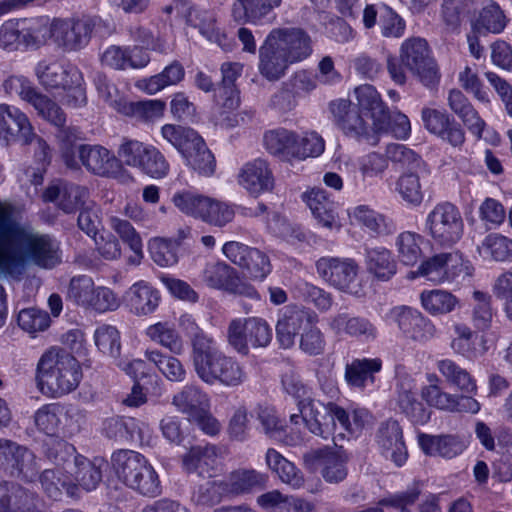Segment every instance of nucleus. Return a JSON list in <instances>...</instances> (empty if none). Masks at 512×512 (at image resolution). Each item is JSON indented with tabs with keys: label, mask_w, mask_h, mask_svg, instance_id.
<instances>
[{
	"label": "nucleus",
	"mask_w": 512,
	"mask_h": 512,
	"mask_svg": "<svg viewBox=\"0 0 512 512\" xmlns=\"http://www.w3.org/2000/svg\"><path fill=\"white\" fill-rule=\"evenodd\" d=\"M172 404L190 420L202 409L209 408V397L199 387L186 385L174 395Z\"/></svg>",
	"instance_id": "c03bdc74"
},
{
	"label": "nucleus",
	"mask_w": 512,
	"mask_h": 512,
	"mask_svg": "<svg viewBox=\"0 0 512 512\" xmlns=\"http://www.w3.org/2000/svg\"><path fill=\"white\" fill-rule=\"evenodd\" d=\"M329 328L338 336H348L361 342L374 341L378 330L374 323L363 316L338 313L329 318Z\"/></svg>",
	"instance_id": "393cba45"
},
{
	"label": "nucleus",
	"mask_w": 512,
	"mask_h": 512,
	"mask_svg": "<svg viewBox=\"0 0 512 512\" xmlns=\"http://www.w3.org/2000/svg\"><path fill=\"white\" fill-rule=\"evenodd\" d=\"M127 301L136 315H148L155 311L160 302V294L150 284L140 281L133 284L127 292Z\"/></svg>",
	"instance_id": "a19ab883"
},
{
	"label": "nucleus",
	"mask_w": 512,
	"mask_h": 512,
	"mask_svg": "<svg viewBox=\"0 0 512 512\" xmlns=\"http://www.w3.org/2000/svg\"><path fill=\"white\" fill-rule=\"evenodd\" d=\"M175 11L177 16L185 19L191 27L197 28L201 35L211 42L221 43V34L216 27L214 16L205 10H200L191 5L188 0H175L167 8V12Z\"/></svg>",
	"instance_id": "5701e85b"
},
{
	"label": "nucleus",
	"mask_w": 512,
	"mask_h": 512,
	"mask_svg": "<svg viewBox=\"0 0 512 512\" xmlns=\"http://www.w3.org/2000/svg\"><path fill=\"white\" fill-rule=\"evenodd\" d=\"M291 64L292 61L264 40L259 48L258 64L259 72L264 78L269 81L279 80Z\"/></svg>",
	"instance_id": "e433bc0d"
},
{
	"label": "nucleus",
	"mask_w": 512,
	"mask_h": 512,
	"mask_svg": "<svg viewBox=\"0 0 512 512\" xmlns=\"http://www.w3.org/2000/svg\"><path fill=\"white\" fill-rule=\"evenodd\" d=\"M239 184L254 196L271 191L274 176L268 162L261 158L247 162L240 170Z\"/></svg>",
	"instance_id": "bb28decb"
},
{
	"label": "nucleus",
	"mask_w": 512,
	"mask_h": 512,
	"mask_svg": "<svg viewBox=\"0 0 512 512\" xmlns=\"http://www.w3.org/2000/svg\"><path fill=\"white\" fill-rule=\"evenodd\" d=\"M397 405L400 410L416 424H424L430 419V413L417 399L415 380L408 374H398L396 379Z\"/></svg>",
	"instance_id": "4be33fe9"
},
{
	"label": "nucleus",
	"mask_w": 512,
	"mask_h": 512,
	"mask_svg": "<svg viewBox=\"0 0 512 512\" xmlns=\"http://www.w3.org/2000/svg\"><path fill=\"white\" fill-rule=\"evenodd\" d=\"M195 373L208 385L238 387L247 378L244 367L234 357L226 355L214 340L192 357Z\"/></svg>",
	"instance_id": "7ed1b4c3"
},
{
	"label": "nucleus",
	"mask_w": 512,
	"mask_h": 512,
	"mask_svg": "<svg viewBox=\"0 0 512 512\" xmlns=\"http://www.w3.org/2000/svg\"><path fill=\"white\" fill-rule=\"evenodd\" d=\"M162 137L183 156L193 142L201 136L193 129L181 125L165 124L161 128Z\"/></svg>",
	"instance_id": "69168bd1"
},
{
	"label": "nucleus",
	"mask_w": 512,
	"mask_h": 512,
	"mask_svg": "<svg viewBox=\"0 0 512 512\" xmlns=\"http://www.w3.org/2000/svg\"><path fill=\"white\" fill-rule=\"evenodd\" d=\"M28 103L33 106L37 114L54 126H63L66 123V115L62 108L48 96L37 89L32 94Z\"/></svg>",
	"instance_id": "e2e57ef3"
},
{
	"label": "nucleus",
	"mask_w": 512,
	"mask_h": 512,
	"mask_svg": "<svg viewBox=\"0 0 512 512\" xmlns=\"http://www.w3.org/2000/svg\"><path fill=\"white\" fill-rule=\"evenodd\" d=\"M303 461L308 470L320 471L328 483L342 482L348 474V457L342 449L328 446L311 449L304 453Z\"/></svg>",
	"instance_id": "9d476101"
},
{
	"label": "nucleus",
	"mask_w": 512,
	"mask_h": 512,
	"mask_svg": "<svg viewBox=\"0 0 512 512\" xmlns=\"http://www.w3.org/2000/svg\"><path fill=\"white\" fill-rule=\"evenodd\" d=\"M33 139V127L21 110L6 104L0 105V141L6 145L21 141L30 143Z\"/></svg>",
	"instance_id": "412c9836"
},
{
	"label": "nucleus",
	"mask_w": 512,
	"mask_h": 512,
	"mask_svg": "<svg viewBox=\"0 0 512 512\" xmlns=\"http://www.w3.org/2000/svg\"><path fill=\"white\" fill-rule=\"evenodd\" d=\"M145 334L174 355H181L185 351L184 340L173 323L157 322L147 327Z\"/></svg>",
	"instance_id": "a18cd8bd"
},
{
	"label": "nucleus",
	"mask_w": 512,
	"mask_h": 512,
	"mask_svg": "<svg viewBox=\"0 0 512 512\" xmlns=\"http://www.w3.org/2000/svg\"><path fill=\"white\" fill-rule=\"evenodd\" d=\"M509 19L501 7L494 1H489L479 11L478 16L472 21L471 27L477 34H500L504 31Z\"/></svg>",
	"instance_id": "58836bf2"
},
{
	"label": "nucleus",
	"mask_w": 512,
	"mask_h": 512,
	"mask_svg": "<svg viewBox=\"0 0 512 512\" xmlns=\"http://www.w3.org/2000/svg\"><path fill=\"white\" fill-rule=\"evenodd\" d=\"M318 275L331 286L349 292L354 291V282L358 274V265L354 259L340 257H321L316 261Z\"/></svg>",
	"instance_id": "ddd939ff"
},
{
	"label": "nucleus",
	"mask_w": 512,
	"mask_h": 512,
	"mask_svg": "<svg viewBox=\"0 0 512 512\" xmlns=\"http://www.w3.org/2000/svg\"><path fill=\"white\" fill-rule=\"evenodd\" d=\"M476 6V0H443L441 18L448 31H456L462 18L470 14Z\"/></svg>",
	"instance_id": "13d9d810"
},
{
	"label": "nucleus",
	"mask_w": 512,
	"mask_h": 512,
	"mask_svg": "<svg viewBox=\"0 0 512 512\" xmlns=\"http://www.w3.org/2000/svg\"><path fill=\"white\" fill-rule=\"evenodd\" d=\"M382 369L380 358H356L345 366V380L350 387L364 389L375 382V375Z\"/></svg>",
	"instance_id": "c9c22d12"
},
{
	"label": "nucleus",
	"mask_w": 512,
	"mask_h": 512,
	"mask_svg": "<svg viewBox=\"0 0 512 512\" xmlns=\"http://www.w3.org/2000/svg\"><path fill=\"white\" fill-rule=\"evenodd\" d=\"M149 248L153 261L159 266L168 267L178 262L177 241L158 237L150 242Z\"/></svg>",
	"instance_id": "774afa93"
},
{
	"label": "nucleus",
	"mask_w": 512,
	"mask_h": 512,
	"mask_svg": "<svg viewBox=\"0 0 512 512\" xmlns=\"http://www.w3.org/2000/svg\"><path fill=\"white\" fill-rule=\"evenodd\" d=\"M94 27L95 21L88 16L78 19H55L50 24V37L68 50H77L88 44Z\"/></svg>",
	"instance_id": "f8f14e48"
},
{
	"label": "nucleus",
	"mask_w": 512,
	"mask_h": 512,
	"mask_svg": "<svg viewBox=\"0 0 512 512\" xmlns=\"http://www.w3.org/2000/svg\"><path fill=\"white\" fill-rule=\"evenodd\" d=\"M299 413L290 415V422L298 425L303 422L305 427L314 435L323 439H328L332 435V427L328 420V403L325 404L319 400L305 398L298 404Z\"/></svg>",
	"instance_id": "f3484780"
},
{
	"label": "nucleus",
	"mask_w": 512,
	"mask_h": 512,
	"mask_svg": "<svg viewBox=\"0 0 512 512\" xmlns=\"http://www.w3.org/2000/svg\"><path fill=\"white\" fill-rule=\"evenodd\" d=\"M358 110L369 115L375 129L387 127L389 122V109L383 102L376 88L370 84L357 86L354 89Z\"/></svg>",
	"instance_id": "cd10ccee"
},
{
	"label": "nucleus",
	"mask_w": 512,
	"mask_h": 512,
	"mask_svg": "<svg viewBox=\"0 0 512 512\" xmlns=\"http://www.w3.org/2000/svg\"><path fill=\"white\" fill-rule=\"evenodd\" d=\"M421 119L427 131L440 137L453 147H460L464 144L465 132L463 128L445 109L423 107Z\"/></svg>",
	"instance_id": "2eb2a0df"
},
{
	"label": "nucleus",
	"mask_w": 512,
	"mask_h": 512,
	"mask_svg": "<svg viewBox=\"0 0 512 512\" xmlns=\"http://www.w3.org/2000/svg\"><path fill=\"white\" fill-rule=\"evenodd\" d=\"M235 217L234 205L208 197L205 213L202 221L215 226L225 227L228 223L232 222Z\"/></svg>",
	"instance_id": "338daca9"
},
{
	"label": "nucleus",
	"mask_w": 512,
	"mask_h": 512,
	"mask_svg": "<svg viewBox=\"0 0 512 512\" xmlns=\"http://www.w3.org/2000/svg\"><path fill=\"white\" fill-rule=\"evenodd\" d=\"M400 59L405 68L416 75L424 86L434 88L439 83L438 68L430 56L425 39L418 37L406 39L400 47Z\"/></svg>",
	"instance_id": "0eeeda50"
},
{
	"label": "nucleus",
	"mask_w": 512,
	"mask_h": 512,
	"mask_svg": "<svg viewBox=\"0 0 512 512\" xmlns=\"http://www.w3.org/2000/svg\"><path fill=\"white\" fill-rule=\"evenodd\" d=\"M111 462L117 478L127 488L149 498L162 493L157 472L142 454L133 450H118L112 454Z\"/></svg>",
	"instance_id": "20e7f679"
},
{
	"label": "nucleus",
	"mask_w": 512,
	"mask_h": 512,
	"mask_svg": "<svg viewBox=\"0 0 512 512\" xmlns=\"http://www.w3.org/2000/svg\"><path fill=\"white\" fill-rule=\"evenodd\" d=\"M416 273L435 284H444L461 276H472L473 267L459 251H451L429 257L420 264Z\"/></svg>",
	"instance_id": "423d86ee"
},
{
	"label": "nucleus",
	"mask_w": 512,
	"mask_h": 512,
	"mask_svg": "<svg viewBox=\"0 0 512 512\" xmlns=\"http://www.w3.org/2000/svg\"><path fill=\"white\" fill-rule=\"evenodd\" d=\"M0 466L25 483L35 482L41 468L31 450L7 439H0Z\"/></svg>",
	"instance_id": "6e6552de"
},
{
	"label": "nucleus",
	"mask_w": 512,
	"mask_h": 512,
	"mask_svg": "<svg viewBox=\"0 0 512 512\" xmlns=\"http://www.w3.org/2000/svg\"><path fill=\"white\" fill-rule=\"evenodd\" d=\"M57 127L59 128L57 139L60 142L61 157L67 167L78 169L77 148L79 145H76V142L82 139V132L77 127L65 126V124Z\"/></svg>",
	"instance_id": "4d7b16f0"
},
{
	"label": "nucleus",
	"mask_w": 512,
	"mask_h": 512,
	"mask_svg": "<svg viewBox=\"0 0 512 512\" xmlns=\"http://www.w3.org/2000/svg\"><path fill=\"white\" fill-rule=\"evenodd\" d=\"M87 196L85 187L64 181L53 182L42 195L44 201L56 203L65 213H73L82 207Z\"/></svg>",
	"instance_id": "a878e982"
},
{
	"label": "nucleus",
	"mask_w": 512,
	"mask_h": 512,
	"mask_svg": "<svg viewBox=\"0 0 512 512\" xmlns=\"http://www.w3.org/2000/svg\"><path fill=\"white\" fill-rule=\"evenodd\" d=\"M37 480L43 491L49 498L57 500L65 490L70 497L77 496V486L68 474H63L59 469H45L39 472Z\"/></svg>",
	"instance_id": "49530a36"
},
{
	"label": "nucleus",
	"mask_w": 512,
	"mask_h": 512,
	"mask_svg": "<svg viewBox=\"0 0 512 512\" xmlns=\"http://www.w3.org/2000/svg\"><path fill=\"white\" fill-rule=\"evenodd\" d=\"M217 449L214 445H197L191 447L182 458L183 469L187 473H197L199 476L210 475L217 464Z\"/></svg>",
	"instance_id": "4c0bfd02"
},
{
	"label": "nucleus",
	"mask_w": 512,
	"mask_h": 512,
	"mask_svg": "<svg viewBox=\"0 0 512 512\" xmlns=\"http://www.w3.org/2000/svg\"><path fill=\"white\" fill-rule=\"evenodd\" d=\"M330 112L334 123L343 133L357 141H364L372 146L378 143L373 134L374 125L370 126L361 116L359 110L350 100L337 99L330 103Z\"/></svg>",
	"instance_id": "1a4fd4ad"
},
{
	"label": "nucleus",
	"mask_w": 512,
	"mask_h": 512,
	"mask_svg": "<svg viewBox=\"0 0 512 512\" xmlns=\"http://www.w3.org/2000/svg\"><path fill=\"white\" fill-rule=\"evenodd\" d=\"M389 317L413 341L423 343L434 337L435 326L416 309L407 306L394 307L390 310Z\"/></svg>",
	"instance_id": "6ab92c4d"
},
{
	"label": "nucleus",
	"mask_w": 512,
	"mask_h": 512,
	"mask_svg": "<svg viewBox=\"0 0 512 512\" xmlns=\"http://www.w3.org/2000/svg\"><path fill=\"white\" fill-rule=\"evenodd\" d=\"M94 340L97 348L103 354L111 357L115 365L124 370L128 375L133 378L138 377V372H143L145 368V362L140 359H135L130 362H126L120 358L121 354V340L119 331L111 325H101L94 333Z\"/></svg>",
	"instance_id": "a211bd4d"
},
{
	"label": "nucleus",
	"mask_w": 512,
	"mask_h": 512,
	"mask_svg": "<svg viewBox=\"0 0 512 512\" xmlns=\"http://www.w3.org/2000/svg\"><path fill=\"white\" fill-rule=\"evenodd\" d=\"M185 70L178 61H173L154 76L139 81L138 87L148 94H155L167 86L176 85L184 78Z\"/></svg>",
	"instance_id": "de8ad7c7"
},
{
	"label": "nucleus",
	"mask_w": 512,
	"mask_h": 512,
	"mask_svg": "<svg viewBox=\"0 0 512 512\" xmlns=\"http://www.w3.org/2000/svg\"><path fill=\"white\" fill-rule=\"evenodd\" d=\"M422 237L414 232L405 231L396 238V249L398 258L404 265H415L422 256L420 247Z\"/></svg>",
	"instance_id": "0e129e2a"
},
{
	"label": "nucleus",
	"mask_w": 512,
	"mask_h": 512,
	"mask_svg": "<svg viewBox=\"0 0 512 512\" xmlns=\"http://www.w3.org/2000/svg\"><path fill=\"white\" fill-rule=\"evenodd\" d=\"M470 308V319L473 327L478 331H487L490 329L493 318L496 315L492 296L487 292L474 290Z\"/></svg>",
	"instance_id": "37998d69"
},
{
	"label": "nucleus",
	"mask_w": 512,
	"mask_h": 512,
	"mask_svg": "<svg viewBox=\"0 0 512 512\" xmlns=\"http://www.w3.org/2000/svg\"><path fill=\"white\" fill-rule=\"evenodd\" d=\"M447 103L452 112L461 119L468 130L478 138H481L486 123L463 92L459 89H451L448 92Z\"/></svg>",
	"instance_id": "2f4dec72"
},
{
	"label": "nucleus",
	"mask_w": 512,
	"mask_h": 512,
	"mask_svg": "<svg viewBox=\"0 0 512 512\" xmlns=\"http://www.w3.org/2000/svg\"><path fill=\"white\" fill-rule=\"evenodd\" d=\"M477 250L484 259L505 261L512 257V240L501 234L491 233L484 238Z\"/></svg>",
	"instance_id": "bf43d9fd"
},
{
	"label": "nucleus",
	"mask_w": 512,
	"mask_h": 512,
	"mask_svg": "<svg viewBox=\"0 0 512 512\" xmlns=\"http://www.w3.org/2000/svg\"><path fill=\"white\" fill-rule=\"evenodd\" d=\"M207 201L208 196L189 190L178 191L172 196V202L180 212L200 220L203 219Z\"/></svg>",
	"instance_id": "052dcab7"
},
{
	"label": "nucleus",
	"mask_w": 512,
	"mask_h": 512,
	"mask_svg": "<svg viewBox=\"0 0 512 512\" xmlns=\"http://www.w3.org/2000/svg\"><path fill=\"white\" fill-rule=\"evenodd\" d=\"M268 481V476L255 470H238L229 477V492L243 494L253 489L263 488Z\"/></svg>",
	"instance_id": "680f3d73"
},
{
	"label": "nucleus",
	"mask_w": 512,
	"mask_h": 512,
	"mask_svg": "<svg viewBox=\"0 0 512 512\" xmlns=\"http://www.w3.org/2000/svg\"><path fill=\"white\" fill-rule=\"evenodd\" d=\"M352 217L377 235H388L395 231V225L385 216L377 213L367 205L355 207Z\"/></svg>",
	"instance_id": "6e6d98bb"
},
{
	"label": "nucleus",
	"mask_w": 512,
	"mask_h": 512,
	"mask_svg": "<svg viewBox=\"0 0 512 512\" xmlns=\"http://www.w3.org/2000/svg\"><path fill=\"white\" fill-rule=\"evenodd\" d=\"M146 359L155 365L162 375L172 382H183L186 379V369L182 362L173 355L159 350H146Z\"/></svg>",
	"instance_id": "8fccbe9b"
},
{
	"label": "nucleus",
	"mask_w": 512,
	"mask_h": 512,
	"mask_svg": "<svg viewBox=\"0 0 512 512\" xmlns=\"http://www.w3.org/2000/svg\"><path fill=\"white\" fill-rule=\"evenodd\" d=\"M81 378L79 362L65 348H50L38 362L37 386L47 396L57 398L72 392L78 387Z\"/></svg>",
	"instance_id": "f03ea898"
},
{
	"label": "nucleus",
	"mask_w": 512,
	"mask_h": 512,
	"mask_svg": "<svg viewBox=\"0 0 512 512\" xmlns=\"http://www.w3.org/2000/svg\"><path fill=\"white\" fill-rule=\"evenodd\" d=\"M62 263L60 242L0 208V275L20 279L28 265L51 270Z\"/></svg>",
	"instance_id": "f257e3e1"
},
{
	"label": "nucleus",
	"mask_w": 512,
	"mask_h": 512,
	"mask_svg": "<svg viewBox=\"0 0 512 512\" xmlns=\"http://www.w3.org/2000/svg\"><path fill=\"white\" fill-rule=\"evenodd\" d=\"M242 69L243 65L238 62H225L221 65L222 82L216 94V102L224 110L234 111L239 107V92L234 83Z\"/></svg>",
	"instance_id": "473e14b6"
},
{
	"label": "nucleus",
	"mask_w": 512,
	"mask_h": 512,
	"mask_svg": "<svg viewBox=\"0 0 512 512\" xmlns=\"http://www.w3.org/2000/svg\"><path fill=\"white\" fill-rule=\"evenodd\" d=\"M418 443L426 455L440 456L447 459L460 455L467 447L464 438L451 434L437 436L420 434Z\"/></svg>",
	"instance_id": "c85d7f7f"
},
{
	"label": "nucleus",
	"mask_w": 512,
	"mask_h": 512,
	"mask_svg": "<svg viewBox=\"0 0 512 512\" xmlns=\"http://www.w3.org/2000/svg\"><path fill=\"white\" fill-rule=\"evenodd\" d=\"M34 496L18 484L0 481V512H43L36 507L23 509Z\"/></svg>",
	"instance_id": "ea45409f"
},
{
	"label": "nucleus",
	"mask_w": 512,
	"mask_h": 512,
	"mask_svg": "<svg viewBox=\"0 0 512 512\" xmlns=\"http://www.w3.org/2000/svg\"><path fill=\"white\" fill-rule=\"evenodd\" d=\"M282 4L283 0H235L231 6V17L239 25L271 24Z\"/></svg>",
	"instance_id": "4468645a"
},
{
	"label": "nucleus",
	"mask_w": 512,
	"mask_h": 512,
	"mask_svg": "<svg viewBox=\"0 0 512 512\" xmlns=\"http://www.w3.org/2000/svg\"><path fill=\"white\" fill-rule=\"evenodd\" d=\"M375 441L380 453L401 467L407 461L408 451L403 439V431L396 420L389 419L378 427Z\"/></svg>",
	"instance_id": "aec40b11"
},
{
	"label": "nucleus",
	"mask_w": 512,
	"mask_h": 512,
	"mask_svg": "<svg viewBox=\"0 0 512 512\" xmlns=\"http://www.w3.org/2000/svg\"><path fill=\"white\" fill-rule=\"evenodd\" d=\"M303 200L311 210L313 216L323 227L328 229L340 228L337 219L336 204L326 191L312 189L303 194Z\"/></svg>",
	"instance_id": "f704fd0d"
},
{
	"label": "nucleus",
	"mask_w": 512,
	"mask_h": 512,
	"mask_svg": "<svg viewBox=\"0 0 512 512\" xmlns=\"http://www.w3.org/2000/svg\"><path fill=\"white\" fill-rule=\"evenodd\" d=\"M104 462L102 460L91 461L83 455H79L69 464L67 474L73 483L76 484L77 488L81 487L86 491H92L102 481V466Z\"/></svg>",
	"instance_id": "7c9ffc66"
},
{
	"label": "nucleus",
	"mask_w": 512,
	"mask_h": 512,
	"mask_svg": "<svg viewBox=\"0 0 512 512\" xmlns=\"http://www.w3.org/2000/svg\"><path fill=\"white\" fill-rule=\"evenodd\" d=\"M437 369L446 381L459 390L469 393H477V384L470 373L451 359H443L437 362Z\"/></svg>",
	"instance_id": "09e8293b"
},
{
	"label": "nucleus",
	"mask_w": 512,
	"mask_h": 512,
	"mask_svg": "<svg viewBox=\"0 0 512 512\" xmlns=\"http://www.w3.org/2000/svg\"><path fill=\"white\" fill-rule=\"evenodd\" d=\"M425 225L433 241L442 247L455 245L464 232L462 215L450 202L438 203L428 213Z\"/></svg>",
	"instance_id": "39448f33"
},
{
	"label": "nucleus",
	"mask_w": 512,
	"mask_h": 512,
	"mask_svg": "<svg viewBox=\"0 0 512 512\" xmlns=\"http://www.w3.org/2000/svg\"><path fill=\"white\" fill-rule=\"evenodd\" d=\"M421 305L431 315H444L452 312L459 300L451 292L442 289L424 290L420 294Z\"/></svg>",
	"instance_id": "3c124183"
},
{
	"label": "nucleus",
	"mask_w": 512,
	"mask_h": 512,
	"mask_svg": "<svg viewBox=\"0 0 512 512\" xmlns=\"http://www.w3.org/2000/svg\"><path fill=\"white\" fill-rule=\"evenodd\" d=\"M35 73L40 84L47 90L66 89L69 87V81L82 80V74L77 68L65 69L56 62H39L35 68Z\"/></svg>",
	"instance_id": "c756f323"
},
{
	"label": "nucleus",
	"mask_w": 512,
	"mask_h": 512,
	"mask_svg": "<svg viewBox=\"0 0 512 512\" xmlns=\"http://www.w3.org/2000/svg\"><path fill=\"white\" fill-rule=\"evenodd\" d=\"M425 177L417 170L402 174L396 182V191L407 204L419 206L424 198L423 185Z\"/></svg>",
	"instance_id": "5fc2aeb1"
},
{
	"label": "nucleus",
	"mask_w": 512,
	"mask_h": 512,
	"mask_svg": "<svg viewBox=\"0 0 512 512\" xmlns=\"http://www.w3.org/2000/svg\"><path fill=\"white\" fill-rule=\"evenodd\" d=\"M183 158L186 160L187 165L200 175L210 176L215 171V158L202 137L190 145Z\"/></svg>",
	"instance_id": "603ef678"
},
{
	"label": "nucleus",
	"mask_w": 512,
	"mask_h": 512,
	"mask_svg": "<svg viewBox=\"0 0 512 512\" xmlns=\"http://www.w3.org/2000/svg\"><path fill=\"white\" fill-rule=\"evenodd\" d=\"M264 144L268 152L284 161L299 160L298 133L278 128L265 133Z\"/></svg>",
	"instance_id": "72a5a7b5"
},
{
	"label": "nucleus",
	"mask_w": 512,
	"mask_h": 512,
	"mask_svg": "<svg viewBox=\"0 0 512 512\" xmlns=\"http://www.w3.org/2000/svg\"><path fill=\"white\" fill-rule=\"evenodd\" d=\"M77 152L78 162L95 175L114 176L119 172L117 157L101 145L81 144Z\"/></svg>",
	"instance_id": "b1692460"
},
{
	"label": "nucleus",
	"mask_w": 512,
	"mask_h": 512,
	"mask_svg": "<svg viewBox=\"0 0 512 512\" xmlns=\"http://www.w3.org/2000/svg\"><path fill=\"white\" fill-rule=\"evenodd\" d=\"M317 315L303 307L289 305L283 308L276 324V336L283 348L293 346L295 337L311 324H316Z\"/></svg>",
	"instance_id": "dca6fc26"
},
{
	"label": "nucleus",
	"mask_w": 512,
	"mask_h": 512,
	"mask_svg": "<svg viewBox=\"0 0 512 512\" xmlns=\"http://www.w3.org/2000/svg\"><path fill=\"white\" fill-rule=\"evenodd\" d=\"M365 263L367 271L381 281L390 280L397 272V262L385 247L367 248Z\"/></svg>",
	"instance_id": "79ce46f5"
},
{
	"label": "nucleus",
	"mask_w": 512,
	"mask_h": 512,
	"mask_svg": "<svg viewBox=\"0 0 512 512\" xmlns=\"http://www.w3.org/2000/svg\"><path fill=\"white\" fill-rule=\"evenodd\" d=\"M44 456L53 464L62 467L67 474L69 464L79 457L76 448L67 441L60 438H49L43 445Z\"/></svg>",
	"instance_id": "864d4df0"
},
{
	"label": "nucleus",
	"mask_w": 512,
	"mask_h": 512,
	"mask_svg": "<svg viewBox=\"0 0 512 512\" xmlns=\"http://www.w3.org/2000/svg\"><path fill=\"white\" fill-rule=\"evenodd\" d=\"M265 41L293 63L303 61L312 54L311 38L306 31L299 27L273 28L266 36Z\"/></svg>",
	"instance_id": "9b49d317"
}]
</instances>
